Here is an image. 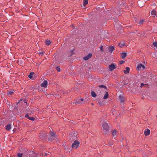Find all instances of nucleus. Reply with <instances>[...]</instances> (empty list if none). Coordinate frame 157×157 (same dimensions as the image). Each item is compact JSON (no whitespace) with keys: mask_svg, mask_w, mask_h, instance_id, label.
I'll return each instance as SVG.
<instances>
[{"mask_svg":"<svg viewBox=\"0 0 157 157\" xmlns=\"http://www.w3.org/2000/svg\"><path fill=\"white\" fill-rule=\"evenodd\" d=\"M22 153H18L17 155V156L19 157H22Z\"/></svg>","mask_w":157,"mask_h":157,"instance_id":"nucleus-31","label":"nucleus"},{"mask_svg":"<svg viewBox=\"0 0 157 157\" xmlns=\"http://www.w3.org/2000/svg\"><path fill=\"white\" fill-rule=\"evenodd\" d=\"M137 69L138 70H140L141 69V68H142L143 69H144L145 68V66L143 65L142 64H140L138 65L137 66Z\"/></svg>","mask_w":157,"mask_h":157,"instance_id":"nucleus-9","label":"nucleus"},{"mask_svg":"<svg viewBox=\"0 0 157 157\" xmlns=\"http://www.w3.org/2000/svg\"><path fill=\"white\" fill-rule=\"evenodd\" d=\"M6 129L7 131H10L11 129V125L10 124H8L6 128Z\"/></svg>","mask_w":157,"mask_h":157,"instance_id":"nucleus-15","label":"nucleus"},{"mask_svg":"<svg viewBox=\"0 0 157 157\" xmlns=\"http://www.w3.org/2000/svg\"><path fill=\"white\" fill-rule=\"evenodd\" d=\"M119 98L121 102L122 103L124 102V101L125 100V98L121 95H120L119 96Z\"/></svg>","mask_w":157,"mask_h":157,"instance_id":"nucleus-10","label":"nucleus"},{"mask_svg":"<svg viewBox=\"0 0 157 157\" xmlns=\"http://www.w3.org/2000/svg\"><path fill=\"white\" fill-rule=\"evenodd\" d=\"M56 68L58 72H60V71L61 69L59 67H57Z\"/></svg>","mask_w":157,"mask_h":157,"instance_id":"nucleus-27","label":"nucleus"},{"mask_svg":"<svg viewBox=\"0 0 157 157\" xmlns=\"http://www.w3.org/2000/svg\"><path fill=\"white\" fill-rule=\"evenodd\" d=\"M91 96L93 97H95L97 95L93 91H92L91 92Z\"/></svg>","mask_w":157,"mask_h":157,"instance_id":"nucleus-25","label":"nucleus"},{"mask_svg":"<svg viewBox=\"0 0 157 157\" xmlns=\"http://www.w3.org/2000/svg\"><path fill=\"white\" fill-rule=\"evenodd\" d=\"M34 74V73L33 72L30 73L29 75L28 76L29 78L30 79H32L33 78V75Z\"/></svg>","mask_w":157,"mask_h":157,"instance_id":"nucleus-24","label":"nucleus"},{"mask_svg":"<svg viewBox=\"0 0 157 157\" xmlns=\"http://www.w3.org/2000/svg\"><path fill=\"white\" fill-rule=\"evenodd\" d=\"M144 21H145L144 19H141L139 22V24L140 25H142L144 23Z\"/></svg>","mask_w":157,"mask_h":157,"instance_id":"nucleus-26","label":"nucleus"},{"mask_svg":"<svg viewBox=\"0 0 157 157\" xmlns=\"http://www.w3.org/2000/svg\"><path fill=\"white\" fill-rule=\"evenodd\" d=\"M126 70L124 71V72L125 74H128L129 72L130 68L127 67L126 68Z\"/></svg>","mask_w":157,"mask_h":157,"instance_id":"nucleus-14","label":"nucleus"},{"mask_svg":"<svg viewBox=\"0 0 157 157\" xmlns=\"http://www.w3.org/2000/svg\"><path fill=\"white\" fill-rule=\"evenodd\" d=\"M46 44L48 45L51 44V42L49 40H47L45 41Z\"/></svg>","mask_w":157,"mask_h":157,"instance_id":"nucleus-23","label":"nucleus"},{"mask_svg":"<svg viewBox=\"0 0 157 157\" xmlns=\"http://www.w3.org/2000/svg\"><path fill=\"white\" fill-rule=\"evenodd\" d=\"M48 84V82L47 80H44L43 82H42L41 86L42 87H47Z\"/></svg>","mask_w":157,"mask_h":157,"instance_id":"nucleus-8","label":"nucleus"},{"mask_svg":"<svg viewBox=\"0 0 157 157\" xmlns=\"http://www.w3.org/2000/svg\"><path fill=\"white\" fill-rule=\"evenodd\" d=\"M144 85H145V84H144V83H141V84L140 87H143L144 86Z\"/></svg>","mask_w":157,"mask_h":157,"instance_id":"nucleus-36","label":"nucleus"},{"mask_svg":"<svg viewBox=\"0 0 157 157\" xmlns=\"http://www.w3.org/2000/svg\"><path fill=\"white\" fill-rule=\"evenodd\" d=\"M112 135L113 137H115L117 135V130H114L113 131Z\"/></svg>","mask_w":157,"mask_h":157,"instance_id":"nucleus-16","label":"nucleus"},{"mask_svg":"<svg viewBox=\"0 0 157 157\" xmlns=\"http://www.w3.org/2000/svg\"><path fill=\"white\" fill-rule=\"evenodd\" d=\"M144 133L146 136L149 135L150 133V130L149 129H147L144 131Z\"/></svg>","mask_w":157,"mask_h":157,"instance_id":"nucleus-13","label":"nucleus"},{"mask_svg":"<svg viewBox=\"0 0 157 157\" xmlns=\"http://www.w3.org/2000/svg\"><path fill=\"white\" fill-rule=\"evenodd\" d=\"M124 85H126V83H124Z\"/></svg>","mask_w":157,"mask_h":157,"instance_id":"nucleus-41","label":"nucleus"},{"mask_svg":"<svg viewBox=\"0 0 157 157\" xmlns=\"http://www.w3.org/2000/svg\"><path fill=\"white\" fill-rule=\"evenodd\" d=\"M69 139H70V140H71V137H69Z\"/></svg>","mask_w":157,"mask_h":157,"instance_id":"nucleus-40","label":"nucleus"},{"mask_svg":"<svg viewBox=\"0 0 157 157\" xmlns=\"http://www.w3.org/2000/svg\"><path fill=\"white\" fill-rule=\"evenodd\" d=\"M109 70L112 71L116 68V66L114 63H112L109 66Z\"/></svg>","mask_w":157,"mask_h":157,"instance_id":"nucleus-6","label":"nucleus"},{"mask_svg":"<svg viewBox=\"0 0 157 157\" xmlns=\"http://www.w3.org/2000/svg\"><path fill=\"white\" fill-rule=\"evenodd\" d=\"M114 48L113 46L109 47L108 48L109 50L111 52H112L114 50Z\"/></svg>","mask_w":157,"mask_h":157,"instance_id":"nucleus-19","label":"nucleus"},{"mask_svg":"<svg viewBox=\"0 0 157 157\" xmlns=\"http://www.w3.org/2000/svg\"><path fill=\"white\" fill-rule=\"evenodd\" d=\"M25 117L26 118H27L28 119V117H29V115L28 114H27L26 115H25Z\"/></svg>","mask_w":157,"mask_h":157,"instance_id":"nucleus-34","label":"nucleus"},{"mask_svg":"<svg viewBox=\"0 0 157 157\" xmlns=\"http://www.w3.org/2000/svg\"><path fill=\"white\" fill-rule=\"evenodd\" d=\"M124 63V61L123 60H121L119 62V63L120 64H122Z\"/></svg>","mask_w":157,"mask_h":157,"instance_id":"nucleus-32","label":"nucleus"},{"mask_svg":"<svg viewBox=\"0 0 157 157\" xmlns=\"http://www.w3.org/2000/svg\"><path fill=\"white\" fill-rule=\"evenodd\" d=\"M83 2L84 7H85V6L88 4V2L87 0H83Z\"/></svg>","mask_w":157,"mask_h":157,"instance_id":"nucleus-20","label":"nucleus"},{"mask_svg":"<svg viewBox=\"0 0 157 157\" xmlns=\"http://www.w3.org/2000/svg\"><path fill=\"white\" fill-rule=\"evenodd\" d=\"M99 87H101V88H105V89H106L107 88V87H106V86L104 85H100L99 86Z\"/></svg>","mask_w":157,"mask_h":157,"instance_id":"nucleus-28","label":"nucleus"},{"mask_svg":"<svg viewBox=\"0 0 157 157\" xmlns=\"http://www.w3.org/2000/svg\"><path fill=\"white\" fill-rule=\"evenodd\" d=\"M108 96H109V94H108V92H106L105 93V95H104V96L103 97V98L104 99H106L108 97Z\"/></svg>","mask_w":157,"mask_h":157,"instance_id":"nucleus-21","label":"nucleus"},{"mask_svg":"<svg viewBox=\"0 0 157 157\" xmlns=\"http://www.w3.org/2000/svg\"><path fill=\"white\" fill-rule=\"evenodd\" d=\"M125 45V43L123 42H121L118 44V46L120 47H122Z\"/></svg>","mask_w":157,"mask_h":157,"instance_id":"nucleus-22","label":"nucleus"},{"mask_svg":"<svg viewBox=\"0 0 157 157\" xmlns=\"http://www.w3.org/2000/svg\"><path fill=\"white\" fill-rule=\"evenodd\" d=\"M102 127L104 129V132L105 135L109 134L110 133L109 130V126L107 123H104L102 125Z\"/></svg>","mask_w":157,"mask_h":157,"instance_id":"nucleus-1","label":"nucleus"},{"mask_svg":"<svg viewBox=\"0 0 157 157\" xmlns=\"http://www.w3.org/2000/svg\"><path fill=\"white\" fill-rule=\"evenodd\" d=\"M156 12L154 10H153L151 12V15H153L154 17H155V16L156 17Z\"/></svg>","mask_w":157,"mask_h":157,"instance_id":"nucleus-11","label":"nucleus"},{"mask_svg":"<svg viewBox=\"0 0 157 157\" xmlns=\"http://www.w3.org/2000/svg\"><path fill=\"white\" fill-rule=\"evenodd\" d=\"M29 110V109H27V112H28Z\"/></svg>","mask_w":157,"mask_h":157,"instance_id":"nucleus-39","label":"nucleus"},{"mask_svg":"<svg viewBox=\"0 0 157 157\" xmlns=\"http://www.w3.org/2000/svg\"><path fill=\"white\" fill-rule=\"evenodd\" d=\"M153 44L155 47H157V42H154Z\"/></svg>","mask_w":157,"mask_h":157,"instance_id":"nucleus-30","label":"nucleus"},{"mask_svg":"<svg viewBox=\"0 0 157 157\" xmlns=\"http://www.w3.org/2000/svg\"><path fill=\"white\" fill-rule=\"evenodd\" d=\"M13 90H12L9 91L7 92V94L9 95H12L13 94Z\"/></svg>","mask_w":157,"mask_h":157,"instance_id":"nucleus-18","label":"nucleus"},{"mask_svg":"<svg viewBox=\"0 0 157 157\" xmlns=\"http://www.w3.org/2000/svg\"><path fill=\"white\" fill-rule=\"evenodd\" d=\"M87 102V100H84L83 98H78L75 100L74 104H84Z\"/></svg>","mask_w":157,"mask_h":157,"instance_id":"nucleus-2","label":"nucleus"},{"mask_svg":"<svg viewBox=\"0 0 157 157\" xmlns=\"http://www.w3.org/2000/svg\"><path fill=\"white\" fill-rule=\"evenodd\" d=\"M56 139H57V137L56 134L51 132L50 133L49 137L48 138V140L50 141H52L53 140H56Z\"/></svg>","mask_w":157,"mask_h":157,"instance_id":"nucleus-3","label":"nucleus"},{"mask_svg":"<svg viewBox=\"0 0 157 157\" xmlns=\"http://www.w3.org/2000/svg\"><path fill=\"white\" fill-rule=\"evenodd\" d=\"M28 119L30 120L34 121L35 118L33 117H28Z\"/></svg>","mask_w":157,"mask_h":157,"instance_id":"nucleus-29","label":"nucleus"},{"mask_svg":"<svg viewBox=\"0 0 157 157\" xmlns=\"http://www.w3.org/2000/svg\"><path fill=\"white\" fill-rule=\"evenodd\" d=\"M37 154L33 151H29L25 155V157H36Z\"/></svg>","mask_w":157,"mask_h":157,"instance_id":"nucleus-4","label":"nucleus"},{"mask_svg":"<svg viewBox=\"0 0 157 157\" xmlns=\"http://www.w3.org/2000/svg\"><path fill=\"white\" fill-rule=\"evenodd\" d=\"M156 117H157V116H156Z\"/></svg>","mask_w":157,"mask_h":157,"instance_id":"nucleus-43","label":"nucleus"},{"mask_svg":"<svg viewBox=\"0 0 157 157\" xmlns=\"http://www.w3.org/2000/svg\"><path fill=\"white\" fill-rule=\"evenodd\" d=\"M92 56V55L91 53H89L87 56L84 57L83 59L85 60H88L90 58H91Z\"/></svg>","mask_w":157,"mask_h":157,"instance_id":"nucleus-7","label":"nucleus"},{"mask_svg":"<svg viewBox=\"0 0 157 157\" xmlns=\"http://www.w3.org/2000/svg\"><path fill=\"white\" fill-rule=\"evenodd\" d=\"M127 56V54L124 52H123L121 54V56L122 58L123 59H124Z\"/></svg>","mask_w":157,"mask_h":157,"instance_id":"nucleus-12","label":"nucleus"},{"mask_svg":"<svg viewBox=\"0 0 157 157\" xmlns=\"http://www.w3.org/2000/svg\"><path fill=\"white\" fill-rule=\"evenodd\" d=\"M39 54L40 55H42V54H44V52H40L39 53Z\"/></svg>","mask_w":157,"mask_h":157,"instance_id":"nucleus-37","label":"nucleus"},{"mask_svg":"<svg viewBox=\"0 0 157 157\" xmlns=\"http://www.w3.org/2000/svg\"><path fill=\"white\" fill-rule=\"evenodd\" d=\"M79 142L76 140L72 144L71 147L72 148L76 149L79 147Z\"/></svg>","mask_w":157,"mask_h":157,"instance_id":"nucleus-5","label":"nucleus"},{"mask_svg":"<svg viewBox=\"0 0 157 157\" xmlns=\"http://www.w3.org/2000/svg\"><path fill=\"white\" fill-rule=\"evenodd\" d=\"M92 105H93V103H92Z\"/></svg>","mask_w":157,"mask_h":157,"instance_id":"nucleus-42","label":"nucleus"},{"mask_svg":"<svg viewBox=\"0 0 157 157\" xmlns=\"http://www.w3.org/2000/svg\"><path fill=\"white\" fill-rule=\"evenodd\" d=\"M102 48H103V47L102 46H101L100 48V50L101 51H103V50H102Z\"/></svg>","mask_w":157,"mask_h":157,"instance_id":"nucleus-38","label":"nucleus"},{"mask_svg":"<svg viewBox=\"0 0 157 157\" xmlns=\"http://www.w3.org/2000/svg\"><path fill=\"white\" fill-rule=\"evenodd\" d=\"M48 154H47V153H44V154H42H42H41V155H45V156H46Z\"/></svg>","mask_w":157,"mask_h":157,"instance_id":"nucleus-35","label":"nucleus"},{"mask_svg":"<svg viewBox=\"0 0 157 157\" xmlns=\"http://www.w3.org/2000/svg\"><path fill=\"white\" fill-rule=\"evenodd\" d=\"M99 104L101 106L102 105H103V104L102 103L101 101H99L98 102Z\"/></svg>","mask_w":157,"mask_h":157,"instance_id":"nucleus-33","label":"nucleus"},{"mask_svg":"<svg viewBox=\"0 0 157 157\" xmlns=\"http://www.w3.org/2000/svg\"><path fill=\"white\" fill-rule=\"evenodd\" d=\"M44 138L41 137H40L41 138H42L41 139L43 141H45L46 139H47V135L46 134H44Z\"/></svg>","mask_w":157,"mask_h":157,"instance_id":"nucleus-17","label":"nucleus"}]
</instances>
